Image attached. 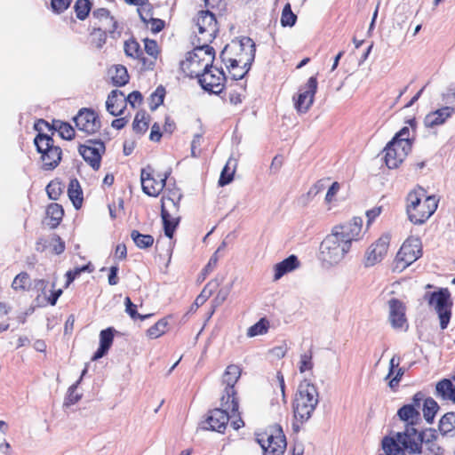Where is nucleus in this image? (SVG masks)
<instances>
[{
    "instance_id": "nucleus-31",
    "label": "nucleus",
    "mask_w": 455,
    "mask_h": 455,
    "mask_svg": "<svg viewBox=\"0 0 455 455\" xmlns=\"http://www.w3.org/2000/svg\"><path fill=\"white\" fill-rule=\"evenodd\" d=\"M45 214V220L47 225L51 228H56L63 220L64 209L62 205L57 203H51L46 207Z\"/></svg>"
},
{
    "instance_id": "nucleus-16",
    "label": "nucleus",
    "mask_w": 455,
    "mask_h": 455,
    "mask_svg": "<svg viewBox=\"0 0 455 455\" xmlns=\"http://www.w3.org/2000/svg\"><path fill=\"white\" fill-rule=\"evenodd\" d=\"M78 152L94 171H98L106 152V146L100 140H87L84 144L79 145Z\"/></svg>"
},
{
    "instance_id": "nucleus-8",
    "label": "nucleus",
    "mask_w": 455,
    "mask_h": 455,
    "mask_svg": "<svg viewBox=\"0 0 455 455\" xmlns=\"http://www.w3.org/2000/svg\"><path fill=\"white\" fill-rule=\"evenodd\" d=\"M424 299L436 312L440 321V328L445 330L451 321L453 307L451 293L449 289L439 288L437 291L426 292Z\"/></svg>"
},
{
    "instance_id": "nucleus-62",
    "label": "nucleus",
    "mask_w": 455,
    "mask_h": 455,
    "mask_svg": "<svg viewBox=\"0 0 455 455\" xmlns=\"http://www.w3.org/2000/svg\"><path fill=\"white\" fill-rule=\"evenodd\" d=\"M218 263V257L216 255V252L209 259L207 265L204 267V268L202 271V274L204 275V278L211 273L213 268L216 267Z\"/></svg>"
},
{
    "instance_id": "nucleus-32",
    "label": "nucleus",
    "mask_w": 455,
    "mask_h": 455,
    "mask_svg": "<svg viewBox=\"0 0 455 455\" xmlns=\"http://www.w3.org/2000/svg\"><path fill=\"white\" fill-rule=\"evenodd\" d=\"M68 196L75 209L79 210L84 204V192L76 178L71 179L68 186Z\"/></svg>"
},
{
    "instance_id": "nucleus-28",
    "label": "nucleus",
    "mask_w": 455,
    "mask_h": 455,
    "mask_svg": "<svg viewBox=\"0 0 455 455\" xmlns=\"http://www.w3.org/2000/svg\"><path fill=\"white\" fill-rule=\"evenodd\" d=\"M108 76L113 85L121 87L129 83L130 76L124 65H113L108 70Z\"/></svg>"
},
{
    "instance_id": "nucleus-50",
    "label": "nucleus",
    "mask_w": 455,
    "mask_h": 455,
    "mask_svg": "<svg viewBox=\"0 0 455 455\" xmlns=\"http://www.w3.org/2000/svg\"><path fill=\"white\" fill-rule=\"evenodd\" d=\"M34 129L37 132L36 135L52 136L54 134V129L52 127V124L44 119H38L34 124Z\"/></svg>"
},
{
    "instance_id": "nucleus-1",
    "label": "nucleus",
    "mask_w": 455,
    "mask_h": 455,
    "mask_svg": "<svg viewBox=\"0 0 455 455\" xmlns=\"http://www.w3.org/2000/svg\"><path fill=\"white\" fill-rule=\"evenodd\" d=\"M362 228L361 217H354L349 222L334 226L321 243L322 260L329 265L340 262L350 251L352 243L362 237Z\"/></svg>"
},
{
    "instance_id": "nucleus-26",
    "label": "nucleus",
    "mask_w": 455,
    "mask_h": 455,
    "mask_svg": "<svg viewBox=\"0 0 455 455\" xmlns=\"http://www.w3.org/2000/svg\"><path fill=\"white\" fill-rule=\"evenodd\" d=\"M164 235L172 239L180 223L179 212L161 210Z\"/></svg>"
},
{
    "instance_id": "nucleus-7",
    "label": "nucleus",
    "mask_w": 455,
    "mask_h": 455,
    "mask_svg": "<svg viewBox=\"0 0 455 455\" xmlns=\"http://www.w3.org/2000/svg\"><path fill=\"white\" fill-rule=\"evenodd\" d=\"M413 136L409 127H403L384 148V160L389 169L398 168L411 151Z\"/></svg>"
},
{
    "instance_id": "nucleus-37",
    "label": "nucleus",
    "mask_w": 455,
    "mask_h": 455,
    "mask_svg": "<svg viewBox=\"0 0 455 455\" xmlns=\"http://www.w3.org/2000/svg\"><path fill=\"white\" fill-rule=\"evenodd\" d=\"M52 127L54 129V132H58L60 136L67 140H71L75 138L76 132L73 126L60 120H52Z\"/></svg>"
},
{
    "instance_id": "nucleus-60",
    "label": "nucleus",
    "mask_w": 455,
    "mask_h": 455,
    "mask_svg": "<svg viewBox=\"0 0 455 455\" xmlns=\"http://www.w3.org/2000/svg\"><path fill=\"white\" fill-rule=\"evenodd\" d=\"M382 206H376L366 212L367 226H370L382 212Z\"/></svg>"
},
{
    "instance_id": "nucleus-33",
    "label": "nucleus",
    "mask_w": 455,
    "mask_h": 455,
    "mask_svg": "<svg viewBox=\"0 0 455 455\" xmlns=\"http://www.w3.org/2000/svg\"><path fill=\"white\" fill-rule=\"evenodd\" d=\"M299 267V261L295 255H291L274 267L275 275L274 279L279 280L285 274L293 271Z\"/></svg>"
},
{
    "instance_id": "nucleus-2",
    "label": "nucleus",
    "mask_w": 455,
    "mask_h": 455,
    "mask_svg": "<svg viewBox=\"0 0 455 455\" xmlns=\"http://www.w3.org/2000/svg\"><path fill=\"white\" fill-rule=\"evenodd\" d=\"M254 58L255 44L250 38L227 44L220 53L221 61L235 80L244 77Z\"/></svg>"
},
{
    "instance_id": "nucleus-49",
    "label": "nucleus",
    "mask_w": 455,
    "mask_h": 455,
    "mask_svg": "<svg viewBox=\"0 0 455 455\" xmlns=\"http://www.w3.org/2000/svg\"><path fill=\"white\" fill-rule=\"evenodd\" d=\"M297 20V16L292 12L290 4H286L283 9L281 24L283 27H292Z\"/></svg>"
},
{
    "instance_id": "nucleus-53",
    "label": "nucleus",
    "mask_w": 455,
    "mask_h": 455,
    "mask_svg": "<svg viewBox=\"0 0 455 455\" xmlns=\"http://www.w3.org/2000/svg\"><path fill=\"white\" fill-rule=\"evenodd\" d=\"M72 2L73 0H51L50 7L52 12L61 14L70 7Z\"/></svg>"
},
{
    "instance_id": "nucleus-30",
    "label": "nucleus",
    "mask_w": 455,
    "mask_h": 455,
    "mask_svg": "<svg viewBox=\"0 0 455 455\" xmlns=\"http://www.w3.org/2000/svg\"><path fill=\"white\" fill-rule=\"evenodd\" d=\"M397 416L401 420L406 423L408 428H414L413 426L418 424L420 420V413L419 410L414 408V405H403L397 411Z\"/></svg>"
},
{
    "instance_id": "nucleus-61",
    "label": "nucleus",
    "mask_w": 455,
    "mask_h": 455,
    "mask_svg": "<svg viewBox=\"0 0 455 455\" xmlns=\"http://www.w3.org/2000/svg\"><path fill=\"white\" fill-rule=\"evenodd\" d=\"M162 138V132L160 125L157 123H155L150 131L149 139L152 141L159 142Z\"/></svg>"
},
{
    "instance_id": "nucleus-6",
    "label": "nucleus",
    "mask_w": 455,
    "mask_h": 455,
    "mask_svg": "<svg viewBox=\"0 0 455 455\" xmlns=\"http://www.w3.org/2000/svg\"><path fill=\"white\" fill-rule=\"evenodd\" d=\"M194 49L186 54L183 60L180 61V69L191 78H197L204 72L215 60V50L210 44H197L192 41Z\"/></svg>"
},
{
    "instance_id": "nucleus-39",
    "label": "nucleus",
    "mask_w": 455,
    "mask_h": 455,
    "mask_svg": "<svg viewBox=\"0 0 455 455\" xmlns=\"http://www.w3.org/2000/svg\"><path fill=\"white\" fill-rule=\"evenodd\" d=\"M65 189V185L59 179L51 180L45 188L49 199L57 201L60 199Z\"/></svg>"
},
{
    "instance_id": "nucleus-54",
    "label": "nucleus",
    "mask_w": 455,
    "mask_h": 455,
    "mask_svg": "<svg viewBox=\"0 0 455 455\" xmlns=\"http://www.w3.org/2000/svg\"><path fill=\"white\" fill-rule=\"evenodd\" d=\"M52 251L54 254L60 255L65 251V242L58 235H53L51 241Z\"/></svg>"
},
{
    "instance_id": "nucleus-47",
    "label": "nucleus",
    "mask_w": 455,
    "mask_h": 455,
    "mask_svg": "<svg viewBox=\"0 0 455 455\" xmlns=\"http://www.w3.org/2000/svg\"><path fill=\"white\" fill-rule=\"evenodd\" d=\"M270 327L269 321L266 317H262L255 324L251 325L247 330L248 337H255L258 335L266 334Z\"/></svg>"
},
{
    "instance_id": "nucleus-36",
    "label": "nucleus",
    "mask_w": 455,
    "mask_h": 455,
    "mask_svg": "<svg viewBox=\"0 0 455 455\" xmlns=\"http://www.w3.org/2000/svg\"><path fill=\"white\" fill-rule=\"evenodd\" d=\"M115 33L107 30L92 28L90 32V44L92 46L101 49L107 43L108 36H113Z\"/></svg>"
},
{
    "instance_id": "nucleus-56",
    "label": "nucleus",
    "mask_w": 455,
    "mask_h": 455,
    "mask_svg": "<svg viewBox=\"0 0 455 455\" xmlns=\"http://www.w3.org/2000/svg\"><path fill=\"white\" fill-rule=\"evenodd\" d=\"M273 384H275V386H277L280 388L283 401L284 403H286V394H285L286 386H285L283 374L281 371H278L276 372L275 378V379H273Z\"/></svg>"
},
{
    "instance_id": "nucleus-57",
    "label": "nucleus",
    "mask_w": 455,
    "mask_h": 455,
    "mask_svg": "<svg viewBox=\"0 0 455 455\" xmlns=\"http://www.w3.org/2000/svg\"><path fill=\"white\" fill-rule=\"evenodd\" d=\"M126 104L129 103L132 108H135L137 106H140L142 103L143 97L141 93L138 91H133L125 96Z\"/></svg>"
},
{
    "instance_id": "nucleus-22",
    "label": "nucleus",
    "mask_w": 455,
    "mask_h": 455,
    "mask_svg": "<svg viewBox=\"0 0 455 455\" xmlns=\"http://www.w3.org/2000/svg\"><path fill=\"white\" fill-rule=\"evenodd\" d=\"M435 395L455 404V371L450 379H443L436 383Z\"/></svg>"
},
{
    "instance_id": "nucleus-18",
    "label": "nucleus",
    "mask_w": 455,
    "mask_h": 455,
    "mask_svg": "<svg viewBox=\"0 0 455 455\" xmlns=\"http://www.w3.org/2000/svg\"><path fill=\"white\" fill-rule=\"evenodd\" d=\"M91 27L116 33L118 28V22L108 9L100 7L92 11Z\"/></svg>"
},
{
    "instance_id": "nucleus-25",
    "label": "nucleus",
    "mask_w": 455,
    "mask_h": 455,
    "mask_svg": "<svg viewBox=\"0 0 455 455\" xmlns=\"http://www.w3.org/2000/svg\"><path fill=\"white\" fill-rule=\"evenodd\" d=\"M400 361L399 356L394 355L389 362V371L386 379H389L388 386L393 391L397 389L402 377L404 374V370L400 367Z\"/></svg>"
},
{
    "instance_id": "nucleus-52",
    "label": "nucleus",
    "mask_w": 455,
    "mask_h": 455,
    "mask_svg": "<svg viewBox=\"0 0 455 455\" xmlns=\"http://www.w3.org/2000/svg\"><path fill=\"white\" fill-rule=\"evenodd\" d=\"M125 304V311L130 315V317L133 320L140 319L145 320L149 316V315H142L137 312V306L133 304L129 297H126L124 299Z\"/></svg>"
},
{
    "instance_id": "nucleus-24",
    "label": "nucleus",
    "mask_w": 455,
    "mask_h": 455,
    "mask_svg": "<svg viewBox=\"0 0 455 455\" xmlns=\"http://www.w3.org/2000/svg\"><path fill=\"white\" fill-rule=\"evenodd\" d=\"M454 113V108L443 107L435 111L430 112L425 117L424 123L427 127L434 128L443 124Z\"/></svg>"
},
{
    "instance_id": "nucleus-5",
    "label": "nucleus",
    "mask_w": 455,
    "mask_h": 455,
    "mask_svg": "<svg viewBox=\"0 0 455 455\" xmlns=\"http://www.w3.org/2000/svg\"><path fill=\"white\" fill-rule=\"evenodd\" d=\"M142 43L143 45L136 38L131 37L124 41V51L128 58L136 61L141 71H151L161 57L162 49L154 39L146 37Z\"/></svg>"
},
{
    "instance_id": "nucleus-10",
    "label": "nucleus",
    "mask_w": 455,
    "mask_h": 455,
    "mask_svg": "<svg viewBox=\"0 0 455 455\" xmlns=\"http://www.w3.org/2000/svg\"><path fill=\"white\" fill-rule=\"evenodd\" d=\"M34 144L40 154L41 168L44 171L54 170L62 159L60 147L55 144L51 135H36Z\"/></svg>"
},
{
    "instance_id": "nucleus-46",
    "label": "nucleus",
    "mask_w": 455,
    "mask_h": 455,
    "mask_svg": "<svg viewBox=\"0 0 455 455\" xmlns=\"http://www.w3.org/2000/svg\"><path fill=\"white\" fill-rule=\"evenodd\" d=\"M439 430L443 434H448L455 429V412L445 413L439 420Z\"/></svg>"
},
{
    "instance_id": "nucleus-3",
    "label": "nucleus",
    "mask_w": 455,
    "mask_h": 455,
    "mask_svg": "<svg viewBox=\"0 0 455 455\" xmlns=\"http://www.w3.org/2000/svg\"><path fill=\"white\" fill-rule=\"evenodd\" d=\"M438 204L439 198L436 196L427 195L424 188L419 187L406 196L407 218L414 225H423L435 212Z\"/></svg>"
},
{
    "instance_id": "nucleus-35",
    "label": "nucleus",
    "mask_w": 455,
    "mask_h": 455,
    "mask_svg": "<svg viewBox=\"0 0 455 455\" xmlns=\"http://www.w3.org/2000/svg\"><path fill=\"white\" fill-rule=\"evenodd\" d=\"M242 374V369L236 364H229L223 375L222 382L226 385L225 388L235 389V386L239 380Z\"/></svg>"
},
{
    "instance_id": "nucleus-40",
    "label": "nucleus",
    "mask_w": 455,
    "mask_h": 455,
    "mask_svg": "<svg viewBox=\"0 0 455 455\" xmlns=\"http://www.w3.org/2000/svg\"><path fill=\"white\" fill-rule=\"evenodd\" d=\"M314 351L312 347L299 355L298 368L300 373L312 371L314 368Z\"/></svg>"
},
{
    "instance_id": "nucleus-4",
    "label": "nucleus",
    "mask_w": 455,
    "mask_h": 455,
    "mask_svg": "<svg viewBox=\"0 0 455 455\" xmlns=\"http://www.w3.org/2000/svg\"><path fill=\"white\" fill-rule=\"evenodd\" d=\"M318 391L316 387L308 380L299 383L292 401L293 432L298 433L300 427L312 416L318 403Z\"/></svg>"
},
{
    "instance_id": "nucleus-12",
    "label": "nucleus",
    "mask_w": 455,
    "mask_h": 455,
    "mask_svg": "<svg viewBox=\"0 0 455 455\" xmlns=\"http://www.w3.org/2000/svg\"><path fill=\"white\" fill-rule=\"evenodd\" d=\"M167 178L166 172H159L151 164L146 165L140 171L142 191L149 196H158L166 185Z\"/></svg>"
},
{
    "instance_id": "nucleus-64",
    "label": "nucleus",
    "mask_w": 455,
    "mask_h": 455,
    "mask_svg": "<svg viewBox=\"0 0 455 455\" xmlns=\"http://www.w3.org/2000/svg\"><path fill=\"white\" fill-rule=\"evenodd\" d=\"M176 129V124L173 119L170 116H165V121L164 124V132L169 134H172Z\"/></svg>"
},
{
    "instance_id": "nucleus-27",
    "label": "nucleus",
    "mask_w": 455,
    "mask_h": 455,
    "mask_svg": "<svg viewBox=\"0 0 455 455\" xmlns=\"http://www.w3.org/2000/svg\"><path fill=\"white\" fill-rule=\"evenodd\" d=\"M114 340V329L107 328L100 333V347L92 357V361H96L103 357L111 347Z\"/></svg>"
},
{
    "instance_id": "nucleus-19",
    "label": "nucleus",
    "mask_w": 455,
    "mask_h": 455,
    "mask_svg": "<svg viewBox=\"0 0 455 455\" xmlns=\"http://www.w3.org/2000/svg\"><path fill=\"white\" fill-rule=\"evenodd\" d=\"M389 315L388 319L394 329L406 330L408 323L406 318V306L405 304L395 298L388 300Z\"/></svg>"
},
{
    "instance_id": "nucleus-45",
    "label": "nucleus",
    "mask_w": 455,
    "mask_h": 455,
    "mask_svg": "<svg viewBox=\"0 0 455 455\" xmlns=\"http://www.w3.org/2000/svg\"><path fill=\"white\" fill-rule=\"evenodd\" d=\"M149 126V117L148 116L141 111L138 112L135 115L133 123H132V128L135 132L137 133H144L148 131Z\"/></svg>"
},
{
    "instance_id": "nucleus-17",
    "label": "nucleus",
    "mask_w": 455,
    "mask_h": 455,
    "mask_svg": "<svg viewBox=\"0 0 455 455\" xmlns=\"http://www.w3.org/2000/svg\"><path fill=\"white\" fill-rule=\"evenodd\" d=\"M73 120L76 127L88 135L96 134L101 128L100 116L92 108H81Z\"/></svg>"
},
{
    "instance_id": "nucleus-11",
    "label": "nucleus",
    "mask_w": 455,
    "mask_h": 455,
    "mask_svg": "<svg viewBox=\"0 0 455 455\" xmlns=\"http://www.w3.org/2000/svg\"><path fill=\"white\" fill-rule=\"evenodd\" d=\"M195 21L197 31H194L195 35L192 41L203 45L210 44L219 32L215 15L209 10L200 11Z\"/></svg>"
},
{
    "instance_id": "nucleus-15",
    "label": "nucleus",
    "mask_w": 455,
    "mask_h": 455,
    "mask_svg": "<svg viewBox=\"0 0 455 455\" xmlns=\"http://www.w3.org/2000/svg\"><path fill=\"white\" fill-rule=\"evenodd\" d=\"M318 82L316 76H311L307 83L300 86L298 92L293 95L292 100L298 113L305 114L312 107L317 92Z\"/></svg>"
},
{
    "instance_id": "nucleus-20",
    "label": "nucleus",
    "mask_w": 455,
    "mask_h": 455,
    "mask_svg": "<svg viewBox=\"0 0 455 455\" xmlns=\"http://www.w3.org/2000/svg\"><path fill=\"white\" fill-rule=\"evenodd\" d=\"M390 239L391 237L388 234H384L370 246L366 257L369 265H374L387 255Z\"/></svg>"
},
{
    "instance_id": "nucleus-55",
    "label": "nucleus",
    "mask_w": 455,
    "mask_h": 455,
    "mask_svg": "<svg viewBox=\"0 0 455 455\" xmlns=\"http://www.w3.org/2000/svg\"><path fill=\"white\" fill-rule=\"evenodd\" d=\"M234 171H230L228 163L224 166L219 180L220 186H225L233 180Z\"/></svg>"
},
{
    "instance_id": "nucleus-63",
    "label": "nucleus",
    "mask_w": 455,
    "mask_h": 455,
    "mask_svg": "<svg viewBox=\"0 0 455 455\" xmlns=\"http://www.w3.org/2000/svg\"><path fill=\"white\" fill-rule=\"evenodd\" d=\"M118 267L117 266H112L109 268V274H108V283L110 285H116L119 282V278L117 276L118 273Z\"/></svg>"
},
{
    "instance_id": "nucleus-14",
    "label": "nucleus",
    "mask_w": 455,
    "mask_h": 455,
    "mask_svg": "<svg viewBox=\"0 0 455 455\" xmlns=\"http://www.w3.org/2000/svg\"><path fill=\"white\" fill-rule=\"evenodd\" d=\"M197 81L204 91L220 94L225 89L227 76L222 68L212 64L211 68H208L197 77Z\"/></svg>"
},
{
    "instance_id": "nucleus-23",
    "label": "nucleus",
    "mask_w": 455,
    "mask_h": 455,
    "mask_svg": "<svg viewBox=\"0 0 455 455\" xmlns=\"http://www.w3.org/2000/svg\"><path fill=\"white\" fill-rule=\"evenodd\" d=\"M106 108L110 115L121 116L126 108L125 95L119 90H113L108 97Z\"/></svg>"
},
{
    "instance_id": "nucleus-42",
    "label": "nucleus",
    "mask_w": 455,
    "mask_h": 455,
    "mask_svg": "<svg viewBox=\"0 0 455 455\" xmlns=\"http://www.w3.org/2000/svg\"><path fill=\"white\" fill-rule=\"evenodd\" d=\"M423 416L427 422L432 423L439 410L437 402L432 397H427L423 403Z\"/></svg>"
},
{
    "instance_id": "nucleus-38",
    "label": "nucleus",
    "mask_w": 455,
    "mask_h": 455,
    "mask_svg": "<svg viewBox=\"0 0 455 455\" xmlns=\"http://www.w3.org/2000/svg\"><path fill=\"white\" fill-rule=\"evenodd\" d=\"M131 238L134 242L135 245L142 250L150 248L155 242V239L151 235L141 234L136 229L131 232Z\"/></svg>"
},
{
    "instance_id": "nucleus-21",
    "label": "nucleus",
    "mask_w": 455,
    "mask_h": 455,
    "mask_svg": "<svg viewBox=\"0 0 455 455\" xmlns=\"http://www.w3.org/2000/svg\"><path fill=\"white\" fill-rule=\"evenodd\" d=\"M231 419V414L226 411V410L216 408L209 411L208 417L206 418V423L208 424L207 429L217 431L219 433H224Z\"/></svg>"
},
{
    "instance_id": "nucleus-41",
    "label": "nucleus",
    "mask_w": 455,
    "mask_h": 455,
    "mask_svg": "<svg viewBox=\"0 0 455 455\" xmlns=\"http://www.w3.org/2000/svg\"><path fill=\"white\" fill-rule=\"evenodd\" d=\"M31 286V279L27 272H20L18 274L12 283V288L15 291H28Z\"/></svg>"
},
{
    "instance_id": "nucleus-58",
    "label": "nucleus",
    "mask_w": 455,
    "mask_h": 455,
    "mask_svg": "<svg viewBox=\"0 0 455 455\" xmlns=\"http://www.w3.org/2000/svg\"><path fill=\"white\" fill-rule=\"evenodd\" d=\"M212 283H207L201 293L196 297L195 303L197 307L202 306L212 295V290L209 289Z\"/></svg>"
},
{
    "instance_id": "nucleus-29",
    "label": "nucleus",
    "mask_w": 455,
    "mask_h": 455,
    "mask_svg": "<svg viewBox=\"0 0 455 455\" xmlns=\"http://www.w3.org/2000/svg\"><path fill=\"white\" fill-rule=\"evenodd\" d=\"M220 405L226 411H230L231 417H235L239 408L237 392L235 389L225 388L220 398Z\"/></svg>"
},
{
    "instance_id": "nucleus-9",
    "label": "nucleus",
    "mask_w": 455,
    "mask_h": 455,
    "mask_svg": "<svg viewBox=\"0 0 455 455\" xmlns=\"http://www.w3.org/2000/svg\"><path fill=\"white\" fill-rule=\"evenodd\" d=\"M256 439L264 455H282L287 446L285 435L279 425L269 426L258 432Z\"/></svg>"
},
{
    "instance_id": "nucleus-59",
    "label": "nucleus",
    "mask_w": 455,
    "mask_h": 455,
    "mask_svg": "<svg viewBox=\"0 0 455 455\" xmlns=\"http://www.w3.org/2000/svg\"><path fill=\"white\" fill-rule=\"evenodd\" d=\"M340 189V185L338 181H334L331 186L329 188L326 196H325V202L327 204H331L334 201L336 195Z\"/></svg>"
},
{
    "instance_id": "nucleus-51",
    "label": "nucleus",
    "mask_w": 455,
    "mask_h": 455,
    "mask_svg": "<svg viewBox=\"0 0 455 455\" xmlns=\"http://www.w3.org/2000/svg\"><path fill=\"white\" fill-rule=\"evenodd\" d=\"M147 28L154 34L161 32L165 27V21L157 18H150L148 20L142 18Z\"/></svg>"
},
{
    "instance_id": "nucleus-13",
    "label": "nucleus",
    "mask_w": 455,
    "mask_h": 455,
    "mask_svg": "<svg viewBox=\"0 0 455 455\" xmlns=\"http://www.w3.org/2000/svg\"><path fill=\"white\" fill-rule=\"evenodd\" d=\"M422 255V243L419 238L408 237L395 256V267L401 270L406 268Z\"/></svg>"
},
{
    "instance_id": "nucleus-43",
    "label": "nucleus",
    "mask_w": 455,
    "mask_h": 455,
    "mask_svg": "<svg viewBox=\"0 0 455 455\" xmlns=\"http://www.w3.org/2000/svg\"><path fill=\"white\" fill-rule=\"evenodd\" d=\"M168 320L166 317L158 320L154 325L147 330V336L149 339H157L164 335L168 329Z\"/></svg>"
},
{
    "instance_id": "nucleus-44",
    "label": "nucleus",
    "mask_w": 455,
    "mask_h": 455,
    "mask_svg": "<svg viewBox=\"0 0 455 455\" xmlns=\"http://www.w3.org/2000/svg\"><path fill=\"white\" fill-rule=\"evenodd\" d=\"M92 4L90 0H76L74 4L76 16L80 20H84L90 14Z\"/></svg>"
},
{
    "instance_id": "nucleus-34",
    "label": "nucleus",
    "mask_w": 455,
    "mask_h": 455,
    "mask_svg": "<svg viewBox=\"0 0 455 455\" xmlns=\"http://www.w3.org/2000/svg\"><path fill=\"white\" fill-rule=\"evenodd\" d=\"M181 194L179 190H169L161 200V210L179 212Z\"/></svg>"
},
{
    "instance_id": "nucleus-48",
    "label": "nucleus",
    "mask_w": 455,
    "mask_h": 455,
    "mask_svg": "<svg viewBox=\"0 0 455 455\" xmlns=\"http://www.w3.org/2000/svg\"><path fill=\"white\" fill-rule=\"evenodd\" d=\"M164 97L165 89L163 86H158L148 99L149 108L151 110L156 109L160 105L163 104Z\"/></svg>"
}]
</instances>
